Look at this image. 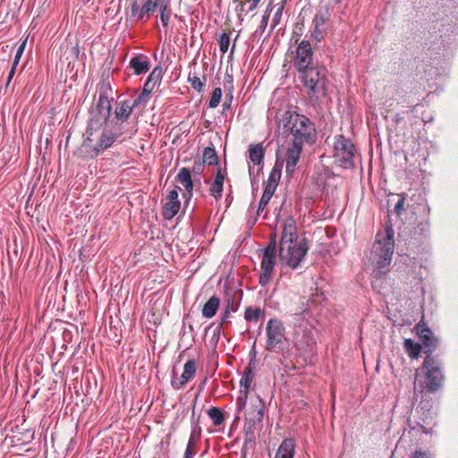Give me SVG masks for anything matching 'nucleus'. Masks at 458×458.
<instances>
[{
  "label": "nucleus",
  "instance_id": "nucleus-1",
  "mask_svg": "<svg viewBox=\"0 0 458 458\" xmlns=\"http://www.w3.org/2000/svg\"><path fill=\"white\" fill-rule=\"evenodd\" d=\"M276 237V233H271L267 247L261 250L263 254L259 282L263 287L267 286L273 277L277 251ZM308 250L307 239L303 237L298 240L296 221L293 216H287L283 222L278 242V256L281 263L292 269H297Z\"/></svg>",
  "mask_w": 458,
  "mask_h": 458
},
{
  "label": "nucleus",
  "instance_id": "nucleus-2",
  "mask_svg": "<svg viewBox=\"0 0 458 458\" xmlns=\"http://www.w3.org/2000/svg\"><path fill=\"white\" fill-rule=\"evenodd\" d=\"M443 363L438 357H425L422 365L416 369L413 398L431 397L444 386Z\"/></svg>",
  "mask_w": 458,
  "mask_h": 458
},
{
  "label": "nucleus",
  "instance_id": "nucleus-3",
  "mask_svg": "<svg viewBox=\"0 0 458 458\" xmlns=\"http://www.w3.org/2000/svg\"><path fill=\"white\" fill-rule=\"evenodd\" d=\"M394 235L392 225H387L383 232H378L376 234L371 250V260L375 263L377 275H384L388 271L394 250Z\"/></svg>",
  "mask_w": 458,
  "mask_h": 458
},
{
  "label": "nucleus",
  "instance_id": "nucleus-4",
  "mask_svg": "<svg viewBox=\"0 0 458 458\" xmlns=\"http://www.w3.org/2000/svg\"><path fill=\"white\" fill-rule=\"evenodd\" d=\"M284 129L293 136V142L312 145L316 142L317 132L314 123L304 114L285 111L283 115Z\"/></svg>",
  "mask_w": 458,
  "mask_h": 458
},
{
  "label": "nucleus",
  "instance_id": "nucleus-5",
  "mask_svg": "<svg viewBox=\"0 0 458 458\" xmlns=\"http://www.w3.org/2000/svg\"><path fill=\"white\" fill-rule=\"evenodd\" d=\"M109 91H112L110 83L102 82L96 106L90 111V119L88 122L86 131L88 140H91L90 136H92L93 131L99 129L103 124H106L110 118L112 106L108 96Z\"/></svg>",
  "mask_w": 458,
  "mask_h": 458
},
{
  "label": "nucleus",
  "instance_id": "nucleus-6",
  "mask_svg": "<svg viewBox=\"0 0 458 458\" xmlns=\"http://www.w3.org/2000/svg\"><path fill=\"white\" fill-rule=\"evenodd\" d=\"M327 70L325 66L313 64L302 72H298L299 78L308 89L307 94L310 99L318 100L319 95H327Z\"/></svg>",
  "mask_w": 458,
  "mask_h": 458
},
{
  "label": "nucleus",
  "instance_id": "nucleus-7",
  "mask_svg": "<svg viewBox=\"0 0 458 458\" xmlns=\"http://www.w3.org/2000/svg\"><path fill=\"white\" fill-rule=\"evenodd\" d=\"M265 411V403L260 398L255 399L251 402L250 408L249 409L243 426L244 443L242 452L247 448H253L256 445V435L262 428V420ZM245 456V454H243Z\"/></svg>",
  "mask_w": 458,
  "mask_h": 458
},
{
  "label": "nucleus",
  "instance_id": "nucleus-8",
  "mask_svg": "<svg viewBox=\"0 0 458 458\" xmlns=\"http://www.w3.org/2000/svg\"><path fill=\"white\" fill-rule=\"evenodd\" d=\"M420 398L415 410L416 427L411 429L420 428L424 434H432L434 428L437 425V411L436 400L433 397L419 396Z\"/></svg>",
  "mask_w": 458,
  "mask_h": 458
},
{
  "label": "nucleus",
  "instance_id": "nucleus-9",
  "mask_svg": "<svg viewBox=\"0 0 458 458\" xmlns=\"http://www.w3.org/2000/svg\"><path fill=\"white\" fill-rule=\"evenodd\" d=\"M334 152V157L338 160L341 167L344 169H353L355 167L356 148L351 140L342 134L335 136Z\"/></svg>",
  "mask_w": 458,
  "mask_h": 458
},
{
  "label": "nucleus",
  "instance_id": "nucleus-10",
  "mask_svg": "<svg viewBox=\"0 0 458 458\" xmlns=\"http://www.w3.org/2000/svg\"><path fill=\"white\" fill-rule=\"evenodd\" d=\"M165 3L170 0H131V20L145 22Z\"/></svg>",
  "mask_w": 458,
  "mask_h": 458
},
{
  "label": "nucleus",
  "instance_id": "nucleus-11",
  "mask_svg": "<svg viewBox=\"0 0 458 458\" xmlns=\"http://www.w3.org/2000/svg\"><path fill=\"white\" fill-rule=\"evenodd\" d=\"M413 331L420 341L423 352L426 355L425 357H438L437 355H433V352L437 349L440 344V340L428 327L424 320V316L420 320V322L415 325Z\"/></svg>",
  "mask_w": 458,
  "mask_h": 458
},
{
  "label": "nucleus",
  "instance_id": "nucleus-12",
  "mask_svg": "<svg viewBox=\"0 0 458 458\" xmlns=\"http://www.w3.org/2000/svg\"><path fill=\"white\" fill-rule=\"evenodd\" d=\"M266 350L274 352L280 347L285 335V328L283 322L276 318H270L267 323Z\"/></svg>",
  "mask_w": 458,
  "mask_h": 458
},
{
  "label": "nucleus",
  "instance_id": "nucleus-13",
  "mask_svg": "<svg viewBox=\"0 0 458 458\" xmlns=\"http://www.w3.org/2000/svg\"><path fill=\"white\" fill-rule=\"evenodd\" d=\"M397 197L398 200L394 207V212L400 219L405 220L408 218L409 214L415 215L418 210L427 213V215L429 214V208L427 207V205L418 204L417 207H415L407 193L403 192L397 194Z\"/></svg>",
  "mask_w": 458,
  "mask_h": 458
},
{
  "label": "nucleus",
  "instance_id": "nucleus-14",
  "mask_svg": "<svg viewBox=\"0 0 458 458\" xmlns=\"http://www.w3.org/2000/svg\"><path fill=\"white\" fill-rule=\"evenodd\" d=\"M313 50L309 40L303 39L296 47V53L293 59V66L297 72H302L309 66L313 65Z\"/></svg>",
  "mask_w": 458,
  "mask_h": 458
},
{
  "label": "nucleus",
  "instance_id": "nucleus-15",
  "mask_svg": "<svg viewBox=\"0 0 458 458\" xmlns=\"http://www.w3.org/2000/svg\"><path fill=\"white\" fill-rule=\"evenodd\" d=\"M123 134L120 125H114L112 130L105 129L94 148L96 155L110 148Z\"/></svg>",
  "mask_w": 458,
  "mask_h": 458
},
{
  "label": "nucleus",
  "instance_id": "nucleus-16",
  "mask_svg": "<svg viewBox=\"0 0 458 458\" xmlns=\"http://www.w3.org/2000/svg\"><path fill=\"white\" fill-rule=\"evenodd\" d=\"M327 16L318 12L315 14L312 21V30L310 31L311 39L320 42L327 33Z\"/></svg>",
  "mask_w": 458,
  "mask_h": 458
},
{
  "label": "nucleus",
  "instance_id": "nucleus-17",
  "mask_svg": "<svg viewBox=\"0 0 458 458\" xmlns=\"http://www.w3.org/2000/svg\"><path fill=\"white\" fill-rule=\"evenodd\" d=\"M302 146L300 142H293L292 147L287 149L285 171L288 175H293L295 171V167L300 160Z\"/></svg>",
  "mask_w": 458,
  "mask_h": 458
},
{
  "label": "nucleus",
  "instance_id": "nucleus-18",
  "mask_svg": "<svg viewBox=\"0 0 458 458\" xmlns=\"http://www.w3.org/2000/svg\"><path fill=\"white\" fill-rule=\"evenodd\" d=\"M133 107L131 105V100L125 99L121 101H116L115 108H114V118L116 119V126L122 124L128 121L130 118Z\"/></svg>",
  "mask_w": 458,
  "mask_h": 458
},
{
  "label": "nucleus",
  "instance_id": "nucleus-19",
  "mask_svg": "<svg viewBox=\"0 0 458 458\" xmlns=\"http://www.w3.org/2000/svg\"><path fill=\"white\" fill-rule=\"evenodd\" d=\"M250 355H251V357H250V362L248 363V365L244 369L241 381H240L241 386L243 387L242 391H247V392H249V390L250 388V386H251V383H252L253 378H254L253 369H254L255 365H256L255 344L252 347V350L250 352Z\"/></svg>",
  "mask_w": 458,
  "mask_h": 458
},
{
  "label": "nucleus",
  "instance_id": "nucleus-20",
  "mask_svg": "<svg viewBox=\"0 0 458 458\" xmlns=\"http://www.w3.org/2000/svg\"><path fill=\"white\" fill-rule=\"evenodd\" d=\"M129 67L133 70L135 75L146 73L150 68L149 58L143 54L136 55L131 58Z\"/></svg>",
  "mask_w": 458,
  "mask_h": 458
},
{
  "label": "nucleus",
  "instance_id": "nucleus-21",
  "mask_svg": "<svg viewBox=\"0 0 458 458\" xmlns=\"http://www.w3.org/2000/svg\"><path fill=\"white\" fill-rule=\"evenodd\" d=\"M225 174V169L222 170L221 167H218L215 179L209 188L210 195L213 196L216 200L222 198Z\"/></svg>",
  "mask_w": 458,
  "mask_h": 458
},
{
  "label": "nucleus",
  "instance_id": "nucleus-22",
  "mask_svg": "<svg viewBox=\"0 0 458 458\" xmlns=\"http://www.w3.org/2000/svg\"><path fill=\"white\" fill-rule=\"evenodd\" d=\"M266 148L263 143L250 144L248 148V158L253 165H260L264 163Z\"/></svg>",
  "mask_w": 458,
  "mask_h": 458
},
{
  "label": "nucleus",
  "instance_id": "nucleus-23",
  "mask_svg": "<svg viewBox=\"0 0 458 458\" xmlns=\"http://www.w3.org/2000/svg\"><path fill=\"white\" fill-rule=\"evenodd\" d=\"M429 236V223L428 219L424 222H420L414 227L411 232V239L414 240L413 243L422 242L423 240L428 238Z\"/></svg>",
  "mask_w": 458,
  "mask_h": 458
},
{
  "label": "nucleus",
  "instance_id": "nucleus-24",
  "mask_svg": "<svg viewBox=\"0 0 458 458\" xmlns=\"http://www.w3.org/2000/svg\"><path fill=\"white\" fill-rule=\"evenodd\" d=\"M294 448V440L293 438H286L279 445L275 458H293Z\"/></svg>",
  "mask_w": 458,
  "mask_h": 458
},
{
  "label": "nucleus",
  "instance_id": "nucleus-25",
  "mask_svg": "<svg viewBox=\"0 0 458 458\" xmlns=\"http://www.w3.org/2000/svg\"><path fill=\"white\" fill-rule=\"evenodd\" d=\"M220 302L219 297L216 295L211 296L202 308V316L206 318H212L216 314Z\"/></svg>",
  "mask_w": 458,
  "mask_h": 458
},
{
  "label": "nucleus",
  "instance_id": "nucleus-26",
  "mask_svg": "<svg viewBox=\"0 0 458 458\" xmlns=\"http://www.w3.org/2000/svg\"><path fill=\"white\" fill-rule=\"evenodd\" d=\"M199 417L197 420H195V413L193 410L191 416L192 430L186 446V448H189L190 450H195V445H197L200 438L201 428L199 426Z\"/></svg>",
  "mask_w": 458,
  "mask_h": 458
},
{
  "label": "nucleus",
  "instance_id": "nucleus-27",
  "mask_svg": "<svg viewBox=\"0 0 458 458\" xmlns=\"http://www.w3.org/2000/svg\"><path fill=\"white\" fill-rule=\"evenodd\" d=\"M403 348L408 356L411 359H418L423 352L422 345L413 340L407 338L403 341Z\"/></svg>",
  "mask_w": 458,
  "mask_h": 458
},
{
  "label": "nucleus",
  "instance_id": "nucleus-28",
  "mask_svg": "<svg viewBox=\"0 0 458 458\" xmlns=\"http://www.w3.org/2000/svg\"><path fill=\"white\" fill-rule=\"evenodd\" d=\"M180 208H181L180 201L166 200V202L164 204V206L162 208V215H163L164 218L166 220H171L172 218H174L176 216Z\"/></svg>",
  "mask_w": 458,
  "mask_h": 458
},
{
  "label": "nucleus",
  "instance_id": "nucleus-29",
  "mask_svg": "<svg viewBox=\"0 0 458 458\" xmlns=\"http://www.w3.org/2000/svg\"><path fill=\"white\" fill-rule=\"evenodd\" d=\"M242 295H243L242 290L235 291L232 296H229L227 298L225 310H228L231 312L237 311V310L239 309Z\"/></svg>",
  "mask_w": 458,
  "mask_h": 458
},
{
  "label": "nucleus",
  "instance_id": "nucleus-30",
  "mask_svg": "<svg viewBox=\"0 0 458 458\" xmlns=\"http://www.w3.org/2000/svg\"><path fill=\"white\" fill-rule=\"evenodd\" d=\"M202 162L204 164H207L208 165H218L219 158H218L216 151L213 146L206 147L204 148Z\"/></svg>",
  "mask_w": 458,
  "mask_h": 458
},
{
  "label": "nucleus",
  "instance_id": "nucleus-31",
  "mask_svg": "<svg viewBox=\"0 0 458 458\" xmlns=\"http://www.w3.org/2000/svg\"><path fill=\"white\" fill-rule=\"evenodd\" d=\"M208 415L212 420V422L216 427L222 425L225 419L223 411L215 406L211 407L208 411Z\"/></svg>",
  "mask_w": 458,
  "mask_h": 458
},
{
  "label": "nucleus",
  "instance_id": "nucleus-32",
  "mask_svg": "<svg viewBox=\"0 0 458 458\" xmlns=\"http://www.w3.org/2000/svg\"><path fill=\"white\" fill-rule=\"evenodd\" d=\"M262 315H264V310L260 308L249 306L245 310L244 318L248 322H258Z\"/></svg>",
  "mask_w": 458,
  "mask_h": 458
},
{
  "label": "nucleus",
  "instance_id": "nucleus-33",
  "mask_svg": "<svg viewBox=\"0 0 458 458\" xmlns=\"http://www.w3.org/2000/svg\"><path fill=\"white\" fill-rule=\"evenodd\" d=\"M403 103H405L406 106L410 109L408 112L414 113L417 106L420 105V94L411 92L409 95L405 96L403 99Z\"/></svg>",
  "mask_w": 458,
  "mask_h": 458
},
{
  "label": "nucleus",
  "instance_id": "nucleus-34",
  "mask_svg": "<svg viewBox=\"0 0 458 458\" xmlns=\"http://www.w3.org/2000/svg\"><path fill=\"white\" fill-rule=\"evenodd\" d=\"M172 374H173V377L171 379V386L175 390L182 389L190 380H191L190 377L185 376L183 373L181 375L180 377H177V373H176L174 368L172 370Z\"/></svg>",
  "mask_w": 458,
  "mask_h": 458
},
{
  "label": "nucleus",
  "instance_id": "nucleus-35",
  "mask_svg": "<svg viewBox=\"0 0 458 458\" xmlns=\"http://www.w3.org/2000/svg\"><path fill=\"white\" fill-rule=\"evenodd\" d=\"M157 11L159 12L160 20L162 22V25L165 28H167L169 25V20L172 14V9L170 6V3H165L160 8H158Z\"/></svg>",
  "mask_w": 458,
  "mask_h": 458
},
{
  "label": "nucleus",
  "instance_id": "nucleus-36",
  "mask_svg": "<svg viewBox=\"0 0 458 458\" xmlns=\"http://www.w3.org/2000/svg\"><path fill=\"white\" fill-rule=\"evenodd\" d=\"M283 169V161L276 160L274 167L272 168L267 182L278 184Z\"/></svg>",
  "mask_w": 458,
  "mask_h": 458
},
{
  "label": "nucleus",
  "instance_id": "nucleus-37",
  "mask_svg": "<svg viewBox=\"0 0 458 458\" xmlns=\"http://www.w3.org/2000/svg\"><path fill=\"white\" fill-rule=\"evenodd\" d=\"M150 96L148 94V90H142L136 98L131 102V106L135 109L138 107L145 108L147 103L149 101Z\"/></svg>",
  "mask_w": 458,
  "mask_h": 458
},
{
  "label": "nucleus",
  "instance_id": "nucleus-38",
  "mask_svg": "<svg viewBox=\"0 0 458 458\" xmlns=\"http://www.w3.org/2000/svg\"><path fill=\"white\" fill-rule=\"evenodd\" d=\"M197 371V362L194 359L188 360L183 367V374L192 379Z\"/></svg>",
  "mask_w": 458,
  "mask_h": 458
},
{
  "label": "nucleus",
  "instance_id": "nucleus-39",
  "mask_svg": "<svg viewBox=\"0 0 458 458\" xmlns=\"http://www.w3.org/2000/svg\"><path fill=\"white\" fill-rule=\"evenodd\" d=\"M175 180L182 185L190 182L192 180L191 170L187 167L181 168L175 177Z\"/></svg>",
  "mask_w": 458,
  "mask_h": 458
},
{
  "label": "nucleus",
  "instance_id": "nucleus-40",
  "mask_svg": "<svg viewBox=\"0 0 458 458\" xmlns=\"http://www.w3.org/2000/svg\"><path fill=\"white\" fill-rule=\"evenodd\" d=\"M163 75V69L160 65L156 66L148 76V80L153 82L155 85L160 84Z\"/></svg>",
  "mask_w": 458,
  "mask_h": 458
},
{
  "label": "nucleus",
  "instance_id": "nucleus-41",
  "mask_svg": "<svg viewBox=\"0 0 458 458\" xmlns=\"http://www.w3.org/2000/svg\"><path fill=\"white\" fill-rule=\"evenodd\" d=\"M221 98H222V89H221V88L217 87L213 90V92L211 94V98L208 102V107L216 108L219 105V103L221 101Z\"/></svg>",
  "mask_w": 458,
  "mask_h": 458
},
{
  "label": "nucleus",
  "instance_id": "nucleus-42",
  "mask_svg": "<svg viewBox=\"0 0 458 458\" xmlns=\"http://www.w3.org/2000/svg\"><path fill=\"white\" fill-rule=\"evenodd\" d=\"M188 81L191 83V86L198 92H202L204 90L205 83L196 75H189Z\"/></svg>",
  "mask_w": 458,
  "mask_h": 458
},
{
  "label": "nucleus",
  "instance_id": "nucleus-43",
  "mask_svg": "<svg viewBox=\"0 0 458 458\" xmlns=\"http://www.w3.org/2000/svg\"><path fill=\"white\" fill-rule=\"evenodd\" d=\"M220 51L225 54L227 52L230 45V37L229 34L226 32H223L218 40Z\"/></svg>",
  "mask_w": 458,
  "mask_h": 458
},
{
  "label": "nucleus",
  "instance_id": "nucleus-44",
  "mask_svg": "<svg viewBox=\"0 0 458 458\" xmlns=\"http://www.w3.org/2000/svg\"><path fill=\"white\" fill-rule=\"evenodd\" d=\"M248 394H249V392L241 391V395L236 399V410H237L238 413H240L242 411L244 410V408L246 406Z\"/></svg>",
  "mask_w": 458,
  "mask_h": 458
},
{
  "label": "nucleus",
  "instance_id": "nucleus-45",
  "mask_svg": "<svg viewBox=\"0 0 458 458\" xmlns=\"http://www.w3.org/2000/svg\"><path fill=\"white\" fill-rule=\"evenodd\" d=\"M224 88L225 92L227 95V93H233L234 87H233V77L232 74H229L228 72L225 75V81H224Z\"/></svg>",
  "mask_w": 458,
  "mask_h": 458
},
{
  "label": "nucleus",
  "instance_id": "nucleus-46",
  "mask_svg": "<svg viewBox=\"0 0 458 458\" xmlns=\"http://www.w3.org/2000/svg\"><path fill=\"white\" fill-rule=\"evenodd\" d=\"M410 458H436L435 454L429 450H422L421 448L415 450Z\"/></svg>",
  "mask_w": 458,
  "mask_h": 458
},
{
  "label": "nucleus",
  "instance_id": "nucleus-47",
  "mask_svg": "<svg viewBox=\"0 0 458 458\" xmlns=\"http://www.w3.org/2000/svg\"><path fill=\"white\" fill-rule=\"evenodd\" d=\"M277 185L278 184H276V183H272V182H267L265 184V189H264L263 194L267 195L272 198V196L274 195V193L277 188Z\"/></svg>",
  "mask_w": 458,
  "mask_h": 458
},
{
  "label": "nucleus",
  "instance_id": "nucleus-48",
  "mask_svg": "<svg viewBox=\"0 0 458 458\" xmlns=\"http://www.w3.org/2000/svg\"><path fill=\"white\" fill-rule=\"evenodd\" d=\"M204 171V163L199 159H195L192 166L194 174H201Z\"/></svg>",
  "mask_w": 458,
  "mask_h": 458
},
{
  "label": "nucleus",
  "instance_id": "nucleus-49",
  "mask_svg": "<svg viewBox=\"0 0 458 458\" xmlns=\"http://www.w3.org/2000/svg\"><path fill=\"white\" fill-rule=\"evenodd\" d=\"M270 199H271V197L262 194V197L259 200V207H258V211H257L258 215H259V212L262 211L267 207V205L269 203Z\"/></svg>",
  "mask_w": 458,
  "mask_h": 458
},
{
  "label": "nucleus",
  "instance_id": "nucleus-50",
  "mask_svg": "<svg viewBox=\"0 0 458 458\" xmlns=\"http://www.w3.org/2000/svg\"><path fill=\"white\" fill-rule=\"evenodd\" d=\"M233 99V94H231V93H227V95L225 94V101H224L223 106H223L222 114H225V112L226 110L231 108Z\"/></svg>",
  "mask_w": 458,
  "mask_h": 458
},
{
  "label": "nucleus",
  "instance_id": "nucleus-51",
  "mask_svg": "<svg viewBox=\"0 0 458 458\" xmlns=\"http://www.w3.org/2000/svg\"><path fill=\"white\" fill-rule=\"evenodd\" d=\"M304 27L303 21L302 22H297L295 25V30L293 31V38H295V44L298 43L299 38L301 35L302 28Z\"/></svg>",
  "mask_w": 458,
  "mask_h": 458
},
{
  "label": "nucleus",
  "instance_id": "nucleus-52",
  "mask_svg": "<svg viewBox=\"0 0 458 458\" xmlns=\"http://www.w3.org/2000/svg\"><path fill=\"white\" fill-rule=\"evenodd\" d=\"M25 44L26 42L24 41L20 47L19 48L17 49V52H16V55H15V57H14V60L13 62V66H17L19 62H20V59H21V56L23 54V51H24V47H25Z\"/></svg>",
  "mask_w": 458,
  "mask_h": 458
},
{
  "label": "nucleus",
  "instance_id": "nucleus-53",
  "mask_svg": "<svg viewBox=\"0 0 458 458\" xmlns=\"http://www.w3.org/2000/svg\"><path fill=\"white\" fill-rule=\"evenodd\" d=\"M230 313H231V311H229L228 310H224V312L221 317V323L219 325V328L231 323L228 320V318L230 317Z\"/></svg>",
  "mask_w": 458,
  "mask_h": 458
},
{
  "label": "nucleus",
  "instance_id": "nucleus-54",
  "mask_svg": "<svg viewBox=\"0 0 458 458\" xmlns=\"http://www.w3.org/2000/svg\"><path fill=\"white\" fill-rule=\"evenodd\" d=\"M177 188L178 186H175L174 189H173L172 191H169L167 197H166V200H169V201H179L178 200V191H177Z\"/></svg>",
  "mask_w": 458,
  "mask_h": 458
},
{
  "label": "nucleus",
  "instance_id": "nucleus-55",
  "mask_svg": "<svg viewBox=\"0 0 458 458\" xmlns=\"http://www.w3.org/2000/svg\"><path fill=\"white\" fill-rule=\"evenodd\" d=\"M155 86L156 85L153 82L149 81V80L147 79L142 90H148V94L150 96Z\"/></svg>",
  "mask_w": 458,
  "mask_h": 458
},
{
  "label": "nucleus",
  "instance_id": "nucleus-56",
  "mask_svg": "<svg viewBox=\"0 0 458 458\" xmlns=\"http://www.w3.org/2000/svg\"><path fill=\"white\" fill-rule=\"evenodd\" d=\"M268 19H269V14H264L263 15L261 22H260L259 27L261 31H264L265 29L267 28V22H268Z\"/></svg>",
  "mask_w": 458,
  "mask_h": 458
},
{
  "label": "nucleus",
  "instance_id": "nucleus-57",
  "mask_svg": "<svg viewBox=\"0 0 458 458\" xmlns=\"http://www.w3.org/2000/svg\"><path fill=\"white\" fill-rule=\"evenodd\" d=\"M282 15V8H279L273 17V27L279 23Z\"/></svg>",
  "mask_w": 458,
  "mask_h": 458
},
{
  "label": "nucleus",
  "instance_id": "nucleus-58",
  "mask_svg": "<svg viewBox=\"0 0 458 458\" xmlns=\"http://www.w3.org/2000/svg\"><path fill=\"white\" fill-rule=\"evenodd\" d=\"M182 197L184 198L185 201H184V205L187 206L192 197V191H185L184 192H182Z\"/></svg>",
  "mask_w": 458,
  "mask_h": 458
},
{
  "label": "nucleus",
  "instance_id": "nucleus-59",
  "mask_svg": "<svg viewBox=\"0 0 458 458\" xmlns=\"http://www.w3.org/2000/svg\"><path fill=\"white\" fill-rule=\"evenodd\" d=\"M16 67L17 66H13L12 65V68L9 72V74H8V77H7V82H6V86L8 87V85L10 84L11 81L13 80V75L15 73V70H16Z\"/></svg>",
  "mask_w": 458,
  "mask_h": 458
},
{
  "label": "nucleus",
  "instance_id": "nucleus-60",
  "mask_svg": "<svg viewBox=\"0 0 458 458\" xmlns=\"http://www.w3.org/2000/svg\"><path fill=\"white\" fill-rule=\"evenodd\" d=\"M196 454V450H190L189 448H186L184 453V458H193V456Z\"/></svg>",
  "mask_w": 458,
  "mask_h": 458
},
{
  "label": "nucleus",
  "instance_id": "nucleus-61",
  "mask_svg": "<svg viewBox=\"0 0 458 458\" xmlns=\"http://www.w3.org/2000/svg\"><path fill=\"white\" fill-rule=\"evenodd\" d=\"M183 186L185 188V191H193V187H194L193 180H191L190 182L186 183Z\"/></svg>",
  "mask_w": 458,
  "mask_h": 458
},
{
  "label": "nucleus",
  "instance_id": "nucleus-62",
  "mask_svg": "<svg viewBox=\"0 0 458 458\" xmlns=\"http://www.w3.org/2000/svg\"><path fill=\"white\" fill-rule=\"evenodd\" d=\"M401 120H402V117L400 116V114H395L394 121L396 123H400Z\"/></svg>",
  "mask_w": 458,
  "mask_h": 458
},
{
  "label": "nucleus",
  "instance_id": "nucleus-63",
  "mask_svg": "<svg viewBox=\"0 0 458 458\" xmlns=\"http://www.w3.org/2000/svg\"><path fill=\"white\" fill-rule=\"evenodd\" d=\"M295 316L297 317V320L300 321V320H302L303 318L301 317V314H298V313H295Z\"/></svg>",
  "mask_w": 458,
  "mask_h": 458
},
{
  "label": "nucleus",
  "instance_id": "nucleus-64",
  "mask_svg": "<svg viewBox=\"0 0 458 458\" xmlns=\"http://www.w3.org/2000/svg\"><path fill=\"white\" fill-rule=\"evenodd\" d=\"M234 49H235V43L233 44L232 46V48H231V53H230V55L232 56L233 52H234Z\"/></svg>",
  "mask_w": 458,
  "mask_h": 458
}]
</instances>
